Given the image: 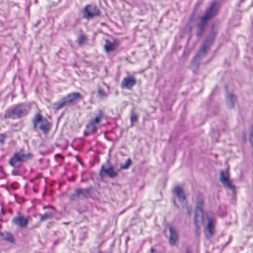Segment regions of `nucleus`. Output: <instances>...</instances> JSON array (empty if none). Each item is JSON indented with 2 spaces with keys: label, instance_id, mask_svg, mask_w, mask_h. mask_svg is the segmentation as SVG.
<instances>
[{
  "label": "nucleus",
  "instance_id": "473e14b6",
  "mask_svg": "<svg viewBox=\"0 0 253 253\" xmlns=\"http://www.w3.org/2000/svg\"><path fill=\"white\" fill-rule=\"evenodd\" d=\"M155 252V249H154L153 248L151 249V253H154Z\"/></svg>",
  "mask_w": 253,
  "mask_h": 253
},
{
  "label": "nucleus",
  "instance_id": "6e6552de",
  "mask_svg": "<svg viewBox=\"0 0 253 253\" xmlns=\"http://www.w3.org/2000/svg\"><path fill=\"white\" fill-rule=\"evenodd\" d=\"M220 181L223 186L230 190L233 194L235 193V186L232 183L228 169L221 170L220 172Z\"/></svg>",
  "mask_w": 253,
  "mask_h": 253
},
{
  "label": "nucleus",
  "instance_id": "412c9836",
  "mask_svg": "<svg viewBox=\"0 0 253 253\" xmlns=\"http://www.w3.org/2000/svg\"><path fill=\"white\" fill-rule=\"evenodd\" d=\"M206 25L200 23L198 25V30L196 33V35L198 37L201 36L203 31H204Z\"/></svg>",
  "mask_w": 253,
  "mask_h": 253
},
{
  "label": "nucleus",
  "instance_id": "4be33fe9",
  "mask_svg": "<svg viewBox=\"0 0 253 253\" xmlns=\"http://www.w3.org/2000/svg\"><path fill=\"white\" fill-rule=\"evenodd\" d=\"M130 163H131V160L130 159H127L125 163L121 164L120 165L121 169H127L130 166Z\"/></svg>",
  "mask_w": 253,
  "mask_h": 253
},
{
  "label": "nucleus",
  "instance_id": "bb28decb",
  "mask_svg": "<svg viewBox=\"0 0 253 253\" xmlns=\"http://www.w3.org/2000/svg\"><path fill=\"white\" fill-rule=\"evenodd\" d=\"M137 119V117L136 115L134 113L132 114L131 115V117H130L131 122L132 123H133L136 122Z\"/></svg>",
  "mask_w": 253,
  "mask_h": 253
},
{
  "label": "nucleus",
  "instance_id": "b1692460",
  "mask_svg": "<svg viewBox=\"0 0 253 253\" xmlns=\"http://www.w3.org/2000/svg\"><path fill=\"white\" fill-rule=\"evenodd\" d=\"M40 219L41 221L44 220L46 219H50L51 214L47 213L46 212L44 214H41L40 215Z\"/></svg>",
  "mask_w": 253,
  "mask_h": 253
},
{
  "label": "nucleus",
  "instance_id": "5701e85b",
  "mask_svg": "<svg viewBox=\"0 0 253 253\" xmlns=\"http://www.w3.org/2000/svg\"><path fill=\"white\" fill-rule=\"evenodd\" d=\"M86 40V38L84 35H81L78 38L77 42L80 45H82L84 42Z\"/></svg>",
  "mask_w": 253,
  "mask_h": 253
},
{
  "label": "nucleus",
  "instance_id": "f03ea898",
  "mask_svg": "<svg viewBox=\"0 0 253 253\" xmlns=\"http://www.w3.org/2000/svg\"><path fill=\"white\" fill-rule=\"evenodd\" d=\"M82 98V96L80 93L72 92L54 103L53 108L54 110H58L65 106H69L73 103L75 101Z\"/></svg>",
  "mask_w": 253,
  "mask_h": 253
},
{
  "label": "nucleus",
  "instance_id": "f704fd0d",
  "mask_svg": "<svg viewBox=\"0 0 253 253\" xmlns=\"http://www.w3.org/2000/svg\"><path fill=\"white\" fill-rule=\"evenodd\" d=\"M244 0H240V2H243Z\"/></svg>",
  "mask_w": 253,
  "mask_h": 253
},
{
  "label": "nucleus",
  "instance_id": "c756f323",
  "mask_svg": "<svg viewBox=\"0 0 253 253\" xmlns=\"http://www.w3.org/2000/svg\"><path fill=\"white\" fill-rule=\"evenodd\" d=\"M11 187L13 189H17V183L16 182H13L11 184Z\"/></svg>",
  "mask_w": 253,
  "mask_h": 253
},
{
  "label": "nucleus",
  "instance_id": "2eb2a0df",
  "mask_svg": "<svg viewBox=\"0 0 253 253\" xmlns=\"http://www.w3.org/2000/svg\"><path fill=\"white\" fill-rule=\"evenodd\" d=\"M169 231V243L171 246H174L178 239V232L177 230L172 226L169 225L168 226Z\"/></svg>",
  "mask_w": 253,
  "mask_h": 253
},
{
  "label": "nucleus",
  "instance_id": "dca6fc26",
  "mask_svg": "<svg viewBox=\"0 0 253 253\" xmlns=\"http://www.w3.org/2000/svg\"><path fill=\"white\" fill-rule=\"evenodd\" d=\"M173 192L175 194L179 202L181 204L186 205L187 201L184 193L183 192L182 188L179 186H176L173 189Z\"/></svg>",
  "mask_w": 253,
  "mask_h": 253
},
{
  "label": "nucleus",
  "instance_id": "72a5a7b5",
  "mask_svg": "<svg viewBox=\"0 0 253 253\" xmlns=\"http://www.w3.org/2000/svg\"><path fill=\"white\" fill-rule=\"evenodd\" d=\"M187 212L189 215L190 214V211L189 210H187Z\"/></svg>",
  "mask_w": 253,
  "mask_h": 253
},
{
  "label": "nucleus",
  "instance_id": "f8f14e48",
  "mask_svg": "<svg viewBox=\"0 0 253 253\" xmlns=\"http://www.w3.org/2000/svg\"><path fill=\"white\" fill-rule=\"evenodd\" d=\"M99 174L101 177L107 175L111 178H114L117 175V173L115 171L114 167L112 165H109L108 167H106L105 165H102Z\"/></svg>",
  "mask_w": 253,
  "mask_h": 253
},
{
  "label": "nucleus",
  "instance_id": "2f4dec72",
  "mask_svg": "<svg viewBox=\"0 0 253 253\" xmlns=\"http://www.w3.org/2000/svg\"><path fill=\"white\" fill-rule=\"evenodd\" d=\"M185 253H191L190 249L188 248L186 249Z\"/></svg>",
  "mask_w": 253,
  "mask_h": 253
},
{
  "label": "nucleus",
  "instance_id": "9d476101",
  "mask_svg": "<svg viewBox=\"0 0 253 253\" xmlns=\"http://www.w3.org/2000/svg\"><path fill=\"white\" fill-rule=\"evenodd\" d=\"M91 192V188H77L74 193L70 195L69 197L71 200H75L76 197L79 198H87L90 196Z\"/></svg>",
  "mask_w": 253,
  "mask_h": 253
},
{
  "label": "nucleus",
  "instance_id": "4468645a",
  "mask_svg": "<svg viewBox=\"0 0 253 253\" xmlns=\"http://www.w3.org/2000/svg\"><path fill=\"white\" fill-rule=\"evenodd\" d=\"M136 80L132 76L125 78L121 84V86L122 88L130 89L136 84Z\"/></svg>",
  "mask_w": 253,
  "mask_h": 253
},
{
  "label": "nucleus",
  "instance_id": "f3484780",
  "mask_svg": "<svg viewBox=\"0 0 253 253\" xmlns=\"http://www.w3.org/2000/svg\"><path fill=\"white\" fill-rule=\"evenodd\" d=\"M12 223L20 227H25L28 224V219L23 216L14 217L12 219Z\"/></svg>",
  "mask_w": 253,
  "mask_h": 253
},
{
  "label": "nucleus",
  "instance_id": "6ab92c4d",
  "mask_svg": "<svg viewBox=\"0 0 253 253\" xmlns=\"http://www.w3.org/2000/svg\"><path fill=\"white\" fill-rule=\"evenodd\" d=\"M117 43L115 42H111L108 41H106L104 45L105 50L109 52L115 49L117 47Z\"/></svg>",
  "mask_w": 253,
  "mask_h": 253
},
{
  "label": "nucleus",
  "instance_id": "1a4fd4ad",
  "mask_svg": "<svg viewBox=\"0 0 253 253\" xmlns=\"http://www.w3.org/2000/svg\"><path fill=\"white\" fill-rule=\"evenodd\" d=\"M100 14V10L96 6L87 5L84 9L83 15L85 18L90 19Z\"/></svg>",
  "mask_w": 253,
  "mask_h": 253
},
{
  "label": "nucleus",
  "instance_id": "f257e3e1",
  "mask_svg": "<svg viewBox=\"0 0 253 253\" xmlns=\"http://www.w3.org/2000/svg\"><path fill=\"white\" fill-rule=\"evenodd\" d=\"M103 118V113L101 110L98 111V114L94 118L90 119L86 125L84 135L87 136L94 133L100 127V124Z\"/></svg>",
  "mask_w": 253,
  "mask_h": 253
},
{
  "label": "nucleus",
  "instance_id": "aec40b11",
  "mask_svg": "<svg viewBox=\"0 0 253 253\" xmlns=\"http://www.w3.org/2000/svg\"><path fill=\"white\" fill-rule=\"evenodd\" d=\"M1 237L3 239L6 241L9 242L11 243L14 242V239L11 234L9 232H2L0 233Z\"/></svg>",
  "mask_w": 253,
  "mask_h": 253
},
{
  "label": "nucleus",
  "instance_id": "393cba45",
  "mask_svg": "<svg viewBox=\"0 0 253 253\" xmlns=\"http://www.w3.org/2000/svg\"><path fill=\"white\" fill-rule=\"evenodd\" d=\"M97 92L100 97L105 98L107 97V94L103 91L102 89L98 88Z\"/></svg>",
  "mask_w": 253,
  "mask_h": 253
},
{
  "label": "nucleus",
  "instance_id": "c85d7f7f",
  "mask_svg": "<svg viewBox=\"0 0 253 253\" xmlns=\"http://www.w3.org/2000/svg\"><path fill=\"white\" fill-rule=\"evenodd\" d=\"M12 174L13 175H14V176H16V175H20V173H19V171L18 169H14L12 170Z\"/></svg>",
  "mask_w": 253,
  "mask_h": 253
},
{
  "label": "nucleus",
  "instance_id": "0eeeda50",
  "mask_svg": "<svg viewBox=\"0 0 253 253\" xmlns=\"http://www.w3.org/2000/svg\"><path fill=\"white\" fill-rule=\"evenodd\" d=\"M25 115V109L22 108L18 106H16L7 110L4 115V118H12L14 119L16 118H20Z\"/></svg>",
  "mask_w": 253,
  "mask_h": 253
},
{
  "label": "nucleus",
  "instance_id": "7c9ffc66",
  "mask_svg": "<svg viewBox=\"0 0 253 253\" xmlns=\"http://www.w3.org/2000/svg\"><path fill=\"white\" fill-rule=\"evenodd\" d=\"M0 213L2 215H4L5 214L4 211V210H3V209L2 208L1 209Z\"/></svg>",
  "mask_w": 253,
  "mask_h": 253
},
{
  "label": "nucleus",
  "instance_id": "a878e982",
  "mask_svg": "<svg viewBox=\"0 0 253 253\" xmlns=\"http://www.w3.org/2000/svg\"><path fill=\"white\" fill-rule=\"evenodd\" d=\"M6 136L5 133H0V144H3L4 143L5 139L6 138Z\"/></svg>",
  "mask_w": 253,
  "mask_h": 253
},
{
  "label": "nucleus",
  "instance_id": "7ed1b4c3",
  "mask_svg": "<svg viewBox=\"0 0 253 253\" xmlns=\"http://www.w3.org/2000/svg\"><path fill=\"white\" fill-rule=\"evenodd\" d=\"M203 197L200 195H198L196 200V206L194 213V224L196 227V233L200 231V226L203 221Z\"/></svg>",
  "mask_w": 253,
  "mask_h": 253
},
{
  "label": "nucleus",
  "instance_id": "39448f33",
  "mask_svg": "<svg viewBox=\"0 0 253 253\" xmlns=\"http://www.w3.org/2000/svg\"><path fill=\"white\" fill-rule=\"evenodd\" d=\"M214 37V35H213L207 37L205 40L199 52L195 55L193 60L192 64L193 65L198 66L201 59V56L206 54L213 41Z\"/></svg>",
  "mask_w": 253,
  "mask_h": 253
},
{
  "label": "nucleus",
  "instance_id": "423d86ee",
  "mask_svg": "<svg viewBox=\"0 0 253 253\" xmlns=\"http://www.w3.org/2000/svg\"><path fill=\"white\" fill-rule=\"evenodd\" d=\"M33 154L29 152L24 153L23 150H21L19 152H16L13 156L9 159V164L12 167H15L17 163L21 164L22 163L32 159Z\"/></svg>",
  "mask_w": 253,
  "mask_h": 253
},
{
  "label": "nucleus",
  "instance_id": "cd10ccee",
  "mask_svg": "<svg viewBox=\"0 0 253 253\" xmlns=\"http://www.w3.org/2000/svg\"><path fill=\"white\" fill-rule=\"evenodd\" d=\"M46 212L48 214H51V218H52L55 214V210L54 209L50 208H49L48 210L46 211Z\"/></svg>",
  "mask_w": 253,
  "mask_h": 253
},
{
  "label": "nucleus",
  "instance_id": "20e7f679",
  "mask_svg": "<svg viewBox=\"0 0 253 253\" xmlns=\"http://www.w3.org/2000/svg\"><path fill=\"white\" fill-rule=\"evenodd\" d=\"M33 127L35 130H41L46 134L49 130L50 124L46 119L39 113L36 114L33 120Z\"/></svg>",
  "mask_w": 253,
  "mask_h": 253
},
{
  "label": "nucleus",
  "instance_id": "ddd939ff",
  "mask_svg": "<svg viewBox=\"0 0 253 253\" xmlns=\"http://www.w3.org/2000/svg\"><path fill=\"white\" fill-rule=\"evenodd\" d=\"M208 224L205 228V235L208 239L211 238L214 234L215 221L211 217L208 216Z\"/></svg>",
  "mask_w": 253,
  "mask_h": 253
},
{
  "label": "nucleus",
  "instance_id": "a211bd4d",
  "mask_svg": "<svg viewBox=\"0 0 253 253\" xmlns=\"http://www.w3.org/2000/svg\"><path fill=\"white\" fill-rule=\"evenodd\" d=\"M235 100L236 98L234 94L230 93L227 94L226 103L228 108H232L233 107Z\"/></svg>",
  "mask_w": 253,
  "mask_h": 253
},
{
  "label": "nucleus",
  "instance_id": "9b49d317",
  "mask_svg": "<svg viewBox=\"0 0 253 253\" xmlns=\"http://www.w3.org/2000/svg\"><path fill=\"white\" fill-rule=\"evenodd\" d=\"M216 2H213L207 10L205 14L201 18L200 22L207 25L209 20L213 15L216 11Z\"/></svg>",
  "mask_w": 253,
  "mask_h": 253
}]
</instances>
